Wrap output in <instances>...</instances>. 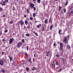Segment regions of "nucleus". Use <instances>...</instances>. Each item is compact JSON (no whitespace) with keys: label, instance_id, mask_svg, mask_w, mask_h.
<instances>
[{"label":"nucleus","instance_id":"nucleus-1","mask_svg":"<svg viewBox=\"0 0 73 73\" xmlns=\"http://www.w3.org/2000/svg\"><path fill=\"white\" fill-rule=\"evenodd\" d=\"M60 50H62L63 51L62 52H63L64 51V50H63V44L62 42L60 43Z\"/></svg>","mask_w":73,"mask_h":73},{"label":"nucleus","instance_id":"nucleus-2","mask_svg":"<svg viewBox=\"0 0 73 73\" xmlns=\"http://www.w3.org/2000/svg\"><path fill=\"white\" fill-rule=\"evenodd\" d=\"M15 40L14 38H12L10 39V40H9V44H11Z\"/></svg>","mask_w":73,"mask_h":73},{"label":"nucleus","instance_id":"nucleus-3","mask_svg":"<svg viewBox=\"0 0 73 73\" xmlns=\"http://www.w3.org/2000/svg\"><path fill=\"white\" fill-rule=\"evenodd\" d=\"M64 41L65 43H68V39H67V37H66L64 36Z\"/></svg>","mask_w":73,"mask_h":73},{"label":"nucleus","instance_id":"nucleus-4","mask_svg":"<svg viewBox=\"0 0 73 73\" xmlns=\"http://www.w3.org/2000/svg\"><path fill=\"white\" fill-rule=\"evenodd\" d=\"M22 45V42H19V43H18L17 46L18 47H20L21 46V45Z\"/></svg>","mask_w":73,"mask_h":73},{"label":"nucleus","instance_id":"nucleus-5","mask_svg":"<svg viewBox=\"0 0 73 73\" xmlns=\"http://www.w3.org/2000/svg\"><path fill=\"white\" fill-rule=\"evenodd\" d=\"M30 6L31 7V8H33V7H35V5L32 3H30Z\"/></svg>","mask_w":73,"mask_h":73},{"label":"nucleus","instance_id":"nucleus-6","mask_svg":"<svg viewBox=\"0 0 73 73\" xmlns=\"http://www.w3.org/2000/svg\"><path fill=\"white\" fill-rule=\"evenodd\" d=\"M48 22L50 24H53V19L51 17L50 18Z\"/></svg>","mask_w":73,"mask_h":73},{"label":"nucleus","instance_id":"nucleus-7","mask_svg":"<svg viewBox=\"0 0 73 73\" xmlns=\"http://www.w3.org/2000/svg\"><path fill=\"white\" fill-rule=\"evenodd\" d=\"M0 65L2 66L4 65V62L1 60H0Z\"/></svg>","mask_w":73,"mask_h":73},{"label":"nucleus","instance_id":"nucleus-8","mask_svg":"<svg viewBox=\"0 0 73 73\" xmlns=\"http://www.w3.org/2000/svg\"><path fill=\"white\" fill-rule=\"evenodd\" d=\"M72 15V13L71 12H70L67 14V16L68 17H70V16H71V15Z\"/></svg>","mask_w":73,"mask_h":73},{"label":"nucleus","instance_id":"nucleus-9","mask_svg":"<svg viewBox=\"0 0 73 73\" xmlns=\"http://www.w3.org/2000/svg\"><path fill=\"white\" fill-rule=\"evenodd\" d=\"M24 24V22L23 21V20H22L21 22L20 25H21V27H23V25Z\"/></svg>","mask_w":73,"mask_h":73},{"label":"nucleus","instance_id":"nucleus-10","mask_svg":"<svg viewBox=\"0 0 73 73\" xmlns=\"http://www.w3.org/2000/svg\"><path fill=\"white\" fill-rule=\"evenodd\" d=\"M50 51H48L46 54V56H48V57H49V56H50V54H49V52Z\"/></svg>","mask_w":73,"mask_h":73},{"label":"nucleus","instance_id":"nucleus-11","mask_svg":"<svg viewBox=\"0 0 73 73\" xmlns=\"http://www.w3.org/2000/svg\"><path fill=\"white\" fill-rule=\"evenodd\" d=\"M32 70H33V71H34L35 69L37 70H38V69H36V68L35 67H33V68H31Z\"/></svg>","mask_w":73,"mask_h":73},{"label":"nucleus","instance_id":"nucleus-12","mask_svg":"<svg viewBox=\"0 0 73 73\" xmlns=\"http://www.w3.org/2000/svg\"><path fill=\"white\" fill-rule=\"evenodd\" d=\"M65 6H66L67 5H68V0H65Z\"/></svg>","mask_w":73,"mask_h":73},{"label":"nucleus","instance_id":"nucleus-13","mask_svg":"<svg viewBox=\"0 0 73 73\" xmlns=\"http://www.w3.org/2000/svg\"><path fill=\"white\" fill-rule=\"evenodd\" d=\"M45 31V27L42 26V32H43Z\"/></svg>","mask_w":73,"mask_h":73},{"label":"nucleus","instance_id":"nucleus-14","mask_svg":"<svg viewBox=\"0 0 73 73\" xmlns=\"http://www.w3.org/2000/svg\"><path fill=\"white\" fill-rule=\"evenodd\" d=\"M69 11H71V12L72 13V11H73V7H70L69 9Z\"/></svg>","mask_w":73,"mask_h":73},{"label":"nucleus","instance_id":"nucleus-15","mask_svg":"<svg viewBox=\"0 0 73 73\" xmlns=\"http://www.w3.org/2000/svg\"><path fill=\"white\" fill-rule=\"evenodd\" d=\"M61 29H59L58 33L60 35H62V33H61Z\"/></svg>","mask_w":73,"mask_h":73},{"label":"nucleus","instance_id":"nucleus-16","mask_svg":"<svg viewBox=\"0 0 73 73\" xmlns=\"http://www.w3.org/2000/svg\"><path fill=\"white\" fill-rule=\"evenodd\" d=\"M70 66H69V65L66 66L65 67V68L67 70H68V69H69V68H70Z\"/></svg>","mask_w":73,"mask_h":73},{"label":"nucleus","instance_id":"nucleus-17","mask_svg":"<svg viewBox=\"0 0 73 73\" xmlns=\"http://www.w3.org/2000/svg\"><path fill=\"white\" fill-rule=\"evenodd\" d=\"M2 61H3L4 63L6 62V60H5V59L4 58H3L1 60Z\"/></svg>","mask_w":73,"mask_h":73},{"label":"nucleus","instance_id":"nucleus-18","mask_svg":"<svg viewBox=\"0 0 73 73\" xmlns=\"http://www.w3.org/2000/svg\"><path fill=\"white\" fill-rule=\"evenodd\" d=\"M55 65H57V66H60V64H59V63H58V62H57V61H56V62H55Z\"/></svg>","mask_w":73,"mask_h":73},{"label":"nucleus","instance_id":"nucleus-19","mask_svg":"<svg viewBox=\"0 0 73 73\" xmlns=\"http://www.w3.org/2000/svg\"><path fill=\"white\" fill-rule=\"evenodd\" d=\"M59 10L58 11L60 12V11H61V9H62V7H61L60 6H59Z\"/></svg>","mask_w":73,"mask_h":73},{"label":"nucleus","instance_id":"nucleus-20","mask_svg":"<svg viewBox=\"0 0 73 73\" xmlns=\"http://www.w3.org/2000/svg\"><path fill=\"white\" fill-rule=\"evenodd\" d=\"M52 67H54V68H55V63H52Z\"/></svg>","mask_w":73,"mask_h":73},{"label":"nucleus","instance_id":"nucleus-21","mask_svg":"<svg viewBox=\"0 0 73 73\" xmlns=\"http://www.w3.org/2000/svg\"><path fill=\"white\" fill-rule=\"evenodd\" d=\"M53 46H54V48H55V47H56V46H57V44H56V42H54V44L53 45Z\"/></svg>","mask_w":73,"mask_h":73},{"label":"nucleus","instance_id":"nucleus-22","mask_svg":"<svg viewBox=\"0 0 73 73\" xmlns=\"http://www.w3.org/2000/svg\"><path fill=\"white\" fill-rule=\"evenodd\" d=\"M48 19H46V20H45V21H44V22H45V24H48Z\"/></svg>","mask_w":73,"mask_h":73},{"label":"nucleus","instance_id":"nucleus-23","mask_svg":"<svg viewBox=\"0 0 73 73\" xmlns=\"http://www.w3.org/2000/svg\"><path fill=\"white\" fill-rule=\"evenodd\" d=\"M26 70L27 71V72H29V68H28V67H26Z\"/></svg>","mask_w":73,"mask_h":73},{"label":"nucleus","instance_id":"nucleus-24","mask_svg":"<svg viewBox=\"0 0 73 73\" xmlns=\"http://www.w3.org/2000/svg\"><path fill=\"white\" fill-rule=\"evenodd\" d=\"M25 24H26V25H28V21H27V20H25Z\"/></svg>","mask_w":73,"mask_h":73},{"label":"nucleus","instance_id":"nucleus-25","mask_svg":"<svg viewBox=\"0 0 73 73\" xmlns=\"http://www.w3.org/2000/svg\"><path fill=\"white\" fill-rule=\"evenodd\" d=\"M53 27V25H52L51 26H50V30H52V29Z\"/></svg>","mask_w":73,"mask_h":73},{"label":"nucleus","instance_id":"nucleus-26","mask_svg":"<svg viewBox=\"0 0 73 73\" xmlns=\"http://www.w3.org/2000/svg\"><path fill=\"white\" fill-rule=\"evenodd\" d=\"M33 33H34L35 35H36V36H38V34L37 33H36L35 31H33Z\"/></svg>","mask_w":73,"mask_h":73},{"label":"nucleus","instance_id":"nucleus-27","mask_svg":"<svg viewBox=\"0 0 73 73\" xmlns=\"http://www.w3.org/2000/svg\"><path fill=\"white\" fill-rule=\"evenodd\" d=\"M8 57H9L10 59V61H12V60L13 59L11 57V56H9Z\"/></svg>","mask_w":73,"mask_h":73},{"label":"nucleus","instance_id":"nucleus-28","mask_svg":"<svg viewBox=\"0 0 73 73\" xmlns=\"http://www.w3.org/2000/svg\"><path fill=\"white\" fill-rule=\"evenodd\" d=\"M1 72H3L4 73H5V70L3 69H1Z\"/></svg>","mask_w":73,"mask_h":73},{"label":"nucleus","instance_id":"nucleus-29","mask_svg":"<svg viewBox=\"0 0 73 73\" xmlns=\"http://www.w3.org/2000/svg\"><path fill=\"white\" fill-rule=\"evenodd\" d=\"M30 27H31L30 26V24H29L27 26V29H29Z\"/></svg>","mask_w":73,"mask_h":73},{"label":"nucleus","instance_id":"nucleus-30","mask_svg":"<svg viewBox=\"0 0 73 73\" xmlns=\"http://www.w3.org/2000/svg\"><path fill=\"white\" fill-rule=\"evenodd\" d=\"M3 11V9L1 7H0V12H2Z\"/></svg>","mask_w":73,"mask_h":73},{"label":"nucleus","instance_id":"nucleus-31","mask_svg":"<svg viewBox=\"0 0 73 73\" xmlns=\"http://www.w3.org/2000/svg\"><path fill=\"white\" fill-rule=\"evenodd\" d=\"M62 68H60V69L58 70V72H60L62 71Z\"/></svg>","mask_w":73,"mask_h":73},{"label":"nucleus","instance_id":"nucleus-32","mask_svg":"<svg viewBox=\"0 0 73 73\" xmlns=\"http://www.w3.org/2000/svg\"><path fill=\"white\" fill-rule=\"evenodd\" d=\"M27 13H29V9H27Z\"/></svg>","mask_w":73,"mask_h":73},{"label":"nucleus","instance_id":"nucleus-33","mask_svg":"<svg viewBox=\"0 0 73 73\" xmlns=\"http://www.w3.org/2000/svg\"><path fill=\"white\" fill-rule=\"evenodd\" d=\"M36 13H33V17H35V16H36Z\"/></svg>","mask_w":73,"mask_h":73},{"label":"nucleus","instance_id":"nucleus-34","mask_svg":"<svg viewBox=\"0 0 73 73\" xmlns=\"http://www.w3.org/2000/svg\"><path fill=\"white\" fill-rule=\"evenodd\" d=\"M37 2L38 3L40 4V2H41V0H37Z\"/></svg>","mask_w":73,"mask_h":73},{"label":"nucleus","instance_id":"nucleus-35","mask_svg":"<svg viewBox=\"0 0 73 73\" xmlns=\"http://www.w3.org/2000/svg\"><path fill=\"white\" fill-rule=\"evenodd\" d=\"M24 39H23L22 40V42L23 43H24V42H25L24 41Z\"/></svg>","mask_w":73,"mask_h":73},{"label":"nucleus","instance_id":"nucleus-36","mask_svg":"<svg viewBox=\"0 0 73 73\" xmlns=\"http://www.w3.org/2000/svg\"><path fill=\"white\" fill-rule=\"evenodd\" d=\"M26 35V36H27V37H29V34H27L26 35Z\"/></svg>","mask_w":73,"mask_h":73},{"label":"nucleus","instance_id":"nucleus-37","mask_svg":"<svg viewBox=\"0 0 73 73\" xmlns=\"http://www.w3.org/2000/svg\"><path fill=\"white\" fill-rule=\"evenodd\" d=\"M5 31H4V32L5 33H7V32H8V30H7L6 29H5Z\"/></svg>","mask_w":73,"mask_h":73},{"label":"nucleus","instance_id":"nucleus-38","mask_svg":"<svg viewBox=\"0 0 73 73\" xmlns=\"http://www.w3.org/2000/svg\"><path fill=\"white\" fill-rule=\"evenodd\" d=\"M60 67L59 66L57 67L56 69H60Z\"/></svg>","mask_w":73,"mask_h":73},{"label":"nucleus","instance_id":"nucleus-39","mask_svg":"<svg viewBox=\"0 0 73 73\" xmlns=\"http://www.w3.org/2000/svg\"><path fill=\"white\" fill-rule=\"evenodd\" d=\"M63 11L64 13H65V12H66V9H63Z\"/></svg>","mask_w":73,"mask_h":73},{"label":"nucleus","instance_id":"nucleus-40","mask_svg":"<svg viewBox=\"0 0 73 73\" xmlns=\"http://www.w3.org/2000/svg\"><path fill=\"white\" fill-rule=\"evenodd\" d=\"M26 48L27 50H29V46H27Z\"/></svg>","mask_w":73,"mask_h":73},{"label":"nucleus","instance_id":"nucleus-41","mask_svg":"<svg viewBox=\"0 0 73 73\" xmlns=\"http://www.w3.org/2000/svg\"><path fill=\"white\" fill-rule=\"evenodd\" d=\"M7 4V3H3L2 5V6H4V5H5Z\"/></svg>","mask_w":73,"mask_h":73},{"label":"nucleus","instance_id":"nucleus-42","mask_svg":"<svg viewBox=\"0 0 73 73\" xmlns=\"http://www.w3.org/2000/svg\"><path fill=\"white\" fill-rule=\"evenodd\" d=\"M30 20H31V21H32V20H33V18L32 17H30Z\"/></svg>","mask_w":73,"mask_h":73},{"label":"nucleus","instance_id":"nucleus-43","mask_svg":"<svg viewBox=\"0 0 73 73\" xmlns=\"http://www.w3.org/2000/svg\"><path fill=\"white\" fill-rule=\"evenodd\" d=\"M33 9L34 10V11H35L36 10V7H33Z\"/></svg>","mask_w":73,"mask_h":73},{"label":"nucleus","instance_id":"nucleus-44","mask_svg":"<svg viewBox=\"0 0 73 73\" xmlns=\"http://www.w3.org/2000/svg\"><path fill=\"white\" fill-rule=\"evenodd\" d=\"M67 48L68 49H70V46H69V45H68Z\"/></svg>","mask_w":73,"mask_h":73},{"label":"nucleus","instance_id":"nucleus-45","mask_svg":"<svg viewBox=\"0 0 73 73\" xmlns=\"http://www.w3.org/2000/svg\"><path fill=\"white\" fill-rule=\"evenodd\" d=\"M56 56L57 58H59V55H58V54L56 55Z\"/></svg>","mask_w":73,"mask_h":73},{"label":"nucleus","instance_id":"nucleus-46","mask_svg":"<svg viewBox=\"0 0 73 73\" xmlns=\"http://www.w3.org/2000/svg\"><path fill=\"white\" fill-rule=\"evenodd\" d=\"M31 60H32V58H30L29 60H28L29 62H30L31 61Z\"/></svg>","mask_w":73,"mask_h":73},{"label":"nucleus","instance_id":"nucleus-47","mask_svg":"<svg viewBox=\"0 0 73 73\" xmlns=\"http://www.w3.org/2000/svg\"><path fill=\"white\" fill-rule=\"evenodd\" d=\"M34 49H35V48H32L31 49V51H32L33 50H34Z\"/></svg>","mask_w":73,"mask_h":73},{"label":"nucleus","instance_id":"nucleus-48","mask_svg":"<svg viewBox=\"0 0 73 73\" xmlns=\"http://www.w3.org/2000/svg\"><path fill=\"white\" fill-rule=\"evenodd\" d=\"M13 23V21H10V24H12Z\"/></svg>","mask_w":73,"mask_h":73},{"label":"nucleus","instance_id":"nucleus-49","mask_svg":"<svg viewBox=\"0 0 73 73\" xmlns=\"http://www.w3.org/2000/svg\"><path fill=\"white\" fill-rule=\"evenodd\" d=\"M37 27L38 28H40V26L39 25H37Z\"/></svg>","mask_w":73,"mask_h":73},{"label":"nucleus","instance_id":"nucleus-50","mask_svg":"<svg viewBox=\"0 0 73 73\" xmlns=\"http://www.w3.org/2000/svg\"><path fill=\"white\" fill-rule=\"evenodd\" d=\"M2 35V31H1L0 32V35Z\"/></svg>","mask_w":73,"mask_h":73},{"label":"nucleus","instance_id":"nucleus-51","mask_svg":"<svg viewBox=\"0 0 73 73\" xmlns=\"http://www.w3.org/2000/svg\"><path fill=\"white\" fill-rule=\"evenodd\" d=\"M53 38H54V37H55V33L53 34Z\"/></svg>","mask_w":73,"mask_h":73},{"label":"nucleus","instance_id":"nucleus-52","mask_svg":"<svg viewBox=\"0 0 73 73\" xmlns=\"http://www.w3.org/2000/svg\"><path fill=\"white\" fill-rule=\"evenodd\" d=\"M13 9L14 11H15V7H13Z\"/></svg>","mask_w":73,"mask_h":73},{"label":"nucleus","instance_id":"nucleus-53","mask_svg":"<svg viewBox=\"0 0 73 73\" xmlns=\"http://www.w3.org/2000/svg\"><path fill=\"white\" fill-rule=\"evenodd\" d=\"M24 17H27V16H26V15L25 14L24 15Z\"/></svg>","mask_w":73,"mask_h":73},{"label":"nucleus","instance_id":"nucleus-54","mask_svg":"<svg viewBox=\"0 0 73 73\" xmlns=\"http://www.w3.org/2000/svg\"><path fill=\"white\" fill-rule=\"evenodd\" d=\"M36 54H34V57H36Z\"/></svg>","mask_w":73,"mask_h":73},{"label":"nucleus","instance_id":"nucleus-55","mask_svg":"<svg viewBox=\"0 0 73 73\" xmlns=\"http://www.w3.org/2000/svg\"><path fill=\"white\" fill-rule=\"evenodd\" d=\"M23 53L25 54V55H26V56H27V54H27V53H26V52H24Z\"/></svg>","mask_w":73,"mask_h":73},{"label":"nucleus","instance_id":"nucleus-56","mask_svg":"<svg viewBox=\"0 0 73 73\" xmlns=\"http://www.w3.org/2000/svg\"><path fill=\"white\" fill-rule=\"evenodd\" d=\"M6 3L8 2V0H5Z\"/></svg>","mask_w":73,"mask_h":73},{"label":"nucleus","instance_id":"nucleus-57","mask_svg":"<svg viewBox=\"0 0 73 73\" xmlns=\"http://www.w3.org/2000/svg\"><path fill=\"white\" fill-rule=\"evenodd\" d=\"M4 54V52H2V55H3V54Z\"/></svg>","mask_w":73,"mask_h":73},{"label":"nucleus","instance_id":"nucleus-58","mask_svg":"<svg viewBox=\"0 0 73 73\" xmlns=\"http://www.w3.org/2000/svg\"><path fill=\"white\" fill-rule=\"evenodd\" d=\"M14 66H16L17 65V64L16 63H15L14 64Z\"/></svg>","mask_w":73,"mask_h":73},{"label":"nucleus","instance_id":"nucleus-59","mask_svg":"<svg viewBox=\"0 0 73 73\" xmlns=\"http://www.w3.org/2000/svg\"><path fill=\"white\" fill-rule=\"evenodd\" d=\"M3 17H5V15H3Z\"/></svg>","mask_w":73,"mask_h":73},{"label":"nucleus","instance_id":"nucleus-60","mask_svg":"<svg viewBox=\"0 0 73 73\" xmlns=\"http://www.w3.org/2000/svg\"><path fill=\"white\" fill-rule=\"evenodd\" d=\"M2 41H3V42H4V41H5V39H2Z\"/></svg>","mask_w":73,"mask_h":73},{"label":"nucleus","instance_id":"nucleus-61","mask_svg":"<svg viewBox=\"0 0 73 73\" xmlns=\"http://www.w3.org/2000/svg\"><path fill=\"white\" fill-rule=\"evenodd\" d=\"M5 60H7V57H6V56H5Z\"/></svg>","mask_w":73,"mask_h":73},{"label":"nucleus","instance_id":"nucleus-62","mask_svg":"<svg viewBox=\"0 0 73 73\" xmlns=\"http://www.w3.org/2000/svg\"><path fill=\"white\" fill-rule=\"evenodd\" d=\"M35 23H37V22H38V21H35Z\"/></svg>","mask_w":73,"mask_h":73},{"label":"nucleus","instance_id":"nucleus-63","mask_svg":"<svg viewBox=\"0 0 73 73\" xmlns=\"http://www.w3.org/2000/svg\"><path fill=\"white\" fill-rule=\"evenodd\" d=\"M3 3L4 4V3H5V1H3Z\"/></svg>","mask_w":73,"mask_h":73},{"label":"nucleus","instance_id":"nucleus-64","mask_svg":"<svg viewBox=\"0 0 73 73\" xmlns=\"http://www.w3.org/2000/svg\"><path fill=\"white\" fill-rule=\"evenodd\" d=\"M13 64H15V62H13Z\"/></svg>","mask_w":73,"mask_h":73}]
</instances>
